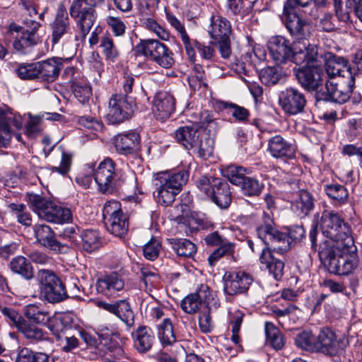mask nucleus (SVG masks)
<instances>
[{
    "label": "nucleus",
    "instance_id": "13d9d810",
    "mask_svg": "<svg viewBox=\"0 0 362 362\" xmlns=\"http://www.w3.org/2000/svg\"><path fill=\"white\" fill-rule=\"evenodd\" d=\"M38 64H23L16 69L18 76L23 80H32L39 77Z\"/></svg>",
    "mask_w": 362,
    "mask_h": 362
},
{
    "label": "nucleus",
    "instance_id": "a18cd8bd",
    "mask_svg": "<svg viewBox=\"0 0 362 362\" xmlns=\"http://www.w3.org/2000/svg\"><path fill=\"white\" fill-rule=\"evenodd\" d=\"M261 82L267 86L277 84L283 77L282 70L279 66H267L259 73Z\"/></svg>",
    "mask_w": 362,
    "mask_h": 362
},
{
    "label": "nucleus",
    "instance_id": "69168bd1",
    "mask_svg": "<svg viewBox=\"0 0 362 362\" xmlns=\"http://www.w3.org/2000/svg\"><path fill=\"white\" fill-rule=\"evenodd\" d=\"M167 20L168 23L178 32L184 47H189V40L190 37L187 35L184 25L175 16L167 13Z\"/></svg>",
    "mask_w": 362,
    "mask_h": 362
},
{
    "label": "nucleus",
    "instance_id": "2eb2a0df",
    "mask_svg": "<svg viewBox=\"0 0 362 362\" xmlns=\"http://www.w3.org/2000/svg\"><path fill=\"white\" fill-rule=\"evenodd\" d=\"M257 235L272 253L276 252L282 255L289 248V241L286 233H281L271 224L266 223L257 228Z\"/></svg>",
    "mask_w": 362,
    "mask_h": 362
},
{
    "label": "nucleus",
    "instance_id": "774afa93",
    "mask_svg": "<svg viewBox=\"0 0 362 362\" xmlns=\"http://www.w3.org/2000/svg\"><path fill=\"white\" fill-rule=\"evenodd\" d=\"M161 245L158 240L151 238L143 248L144 256L148 260H154L158 257Z\"/></svg>",
    "mask_w": 362,
    "mask_h": 362
},
{
    "label": "nucleus",
    "instance_id": "49530a36",
    "mask_svg": "<svg viewBox=\"0 0 362 362\" xmlns=\"http://www.w3.org/2000/svg\"><path fill=\"white\" fill-rule=\"evenodd\" d=\"M169 240L178 256L191 257L197 251L196 245L189 240L171 238Z\"/></svg>",
    "mask_w": 362,
    "mask_h": 362
},
{
    "label": "nucleus",
    "instance_id": "a878e982",
    "mask_svg": "<svg viewBox=\"0 0 362 362\" xmlns=\"http://www.w3.org/2000/svg\"><path fill=\"white\" fill-rule=\"evenodd\" d=\"M95 286L98 293L110 296L124 288V281L119 273L112 272L98 278Z\"/></svg>",
    "mask_w": 362,
    "mask_h": 362
},
{
    "label": "nucleus",
    "instance_id": "5fc2aeb1",
    "mask_svg": "<svg viewBox=\"0 0 362 362\" xmlns=\"http://www.w3.org/2000/svg\"><path fill=\"white\" fill-rule=\"evenodd\" d=\"M220 179L212 176H202L197 180L196 185L201 192L210 198L214 188L219 185Z\"/></svg>",
    "mask_w": 362,
    "mask_h": 362
},
{
    "label": "nucleus",
    "instance_id": "603ef678",
    "mask_svg": "<svg viewBox=\"0 0 362 362\" xmlns=\"http://www.w3.org/2000/svg\"><path fill=\"white\" fill-rule=\"evenodd\" d=\"M223 173L232 184L237 186H240L247 177V170L241 166L235 165L228 166Z\"/></svg>",
    "mask_w": 362,
    "mask_h": 362
},
{
    "label": "nucleus",
    "instance_id": "f257e3e1",
    "mask_svg": "<svg viewBox=\"0 0 362 362\" xmlns=\"http://www.w3.org/2000/svg\"><path fill=\"white\" fill-rule=\"evenodd\" d=\"M317 223L313 222L309 238L311 248L317 251L318 257L328 271L334 274L348 275L358 266L357 248L352 242V246L346 244L335 245L329 240H325L319 245L317 242Z\"/></svg>",
    "mask_w": 362,
    "mask_h": 362
},
{
    "label": "nucleus",
    "instance_id": "c756f323",
    "mask_svg": "<svg viewBox=\"0 0 362 362\" xmlns=\"http://www.w3.org/2000/svg\"><path fill=\"white\" fill-rule=\"evenodd\" d=\"M134 348L140 353L148 351L153 344L154 336L151 329L146 326L139 327L132 334Z\"/></svg>",
    "mask_w": 362,
    "mask_h": 362
},
{
    "label": "nucleus",
    "instance_id": "b1692460",
    "mask_svg": "<svg viewBox=\"0 0 362 362\" xmlns=\"http://www.w3.org/2000/svg\"><path fill=\"white\" fill-rule=\"evenodd\" d=\"M267 151L272 157L284 160L296 156L295 146L281 135H275L269 139Z\"/></svg>",
    "mask_w": 362,
    "mask_h": 362
},
{
    "label": "nucleus",
    "instance_id": "cd10ccee",
    "mask_svg": "<svg viewBox=\"0 0 362 362\" xmlns=\"http://www.w3.org/2000/svg\"><path fill=\"white\" fill-rule=\"evenodd\" d=\"M39 77L47 82L55 81L63 67L62 59L53 57L37 62Z\"/></svg>",
    "mask_w": 362,
    "mask_h": 362
},
{
    "label": "nucleus",
    "instance_id": "4be33fe9",
    "mask_svg": "<svg viewBox=\"0 0 362 362\" xmlns=\"http://www.w3.org/2000/svg\"><path fill=\"white\" fill-rule=\"evenodd\" d=\"M175 99L169 93L160 91L156 94L153 100L152 111L157 120L164 122L175 111Z\"/></svg>",
    "mask_w": 362,
    "mask_h": 362
},
{
    "label": "nucleus",
    "instance_id": "bf43d9fd",
    "mask_svg": "<svg viewBox=\"0 0 362 362\" xmlns=\"http://www.w3.org/2000/svg\"><path fill=\"white\" fill-rule=\"evenodd\" d=\"M234 252V245L229 242H223L219 245L213 253L210 255L208 258L209 262L211 266H213L216 262L220 259L225 255H230Z\"/></svg>",
    "mask_w": 362,
    "mask_h": 362
},
{
    "label": "nucleus",
    "instance_id": "4468645a",
    "mask_svg": "<svg viewBox=\"0 0 362 362\" xmlns=\"http://www.w3.org/2000/svg\"><path fill=\"white\" fill-rule=\"evenodd\" d=\"M349 345L346 338H337L336 334L329 328L322 329L317 336L315 352L334 356L342 354Z\"/></svg>",
    "mask_w": 362,
    "mask_h": 362
},
{
    "label": "nucleus",
    "instance_id": "20e7f679",
    "mask_svg": "<svg viewBox=\"0 0 362 362\" xmlns=\"http://www.w3.org/2000/svg\"><path fill=\"white\" fill-rule=\"evenodd\" d=\"M175 136L178 143L200 158L206 159L213 154L211 139L208 137L203 140L196 126L181 127L176 130Z\"/></svg>",
    "mask_w": 362,
    "mask_h": 362
},
{
    "label": "nucleus",
    "instance_id": "412c9836",
    "mask_svg": "<svg viewBox=\"0 0 362 362\" xmlns=\"http://www.w3.org/2000/svg\"><path fill=\"white\" fill-rule=\"evenodd\" d=\"M95 305L99 308L105 310L117 316L125 325L131 327L134 322V315L130 304L125 300H119L114 303L103 300H97Z\"/></svg>",
    "mask_w": 362,
    "mask_h": 362
},
{
    "label": "nucleus",
    "instance_id": "6ab92c4d",
    "mask_svg": "<svg viewBox=\"0 0 362 362\" xmlns=\"http://www.w3.org/2000/svg\"><path fill=\"white\" fill-rule=\"evenodd\" d=\"M295 76L301 86L309 91L316 90L322 83V68L318 65L294 68Z\"/></svg>",
    "mask_w": 362,
    "mask_h": 362
},
{
    "label": "nucleus",
    "instance_id": "dca6fc26",
    "mask_svg": "<svg viewBox=\"0 0 362 362\" xmlns=\"http://www.w3.org/2000/svg\"><path fill=\"white\" fill-rule=\"evenodd\" d=\"M257 235L272 253L276 252L282 255L289 248V241L286 233H281L271 224L266 223L257 228Z\"/></svg>",
    "mask_w": 362,
    "mask_h": 362
},
{
    "label": "nucleus",
    "instance_id": "423d86ee",
    "mask_svg": "<svg viewBox=\"0 0 362 362\" xmlns=\"http://www.w3.org/2000/svg\"><path fill=\"white\" fill-rule=\"evenodd\" d=\"M320 227L324 235L335 245L346 244L352 246L354 240L350 228L337 214L325 211L320 218Z\"/></svg>",
    "mask_w": 362,
    "mask_h": 362
},
{
    "label": "nucleus",
    "instance_id": "864d4df0",
    "mask_svg": "<svg viewBox=\"0 0 362 362\" xmlns=\"http://www.w3.org/2000/svg\"><path fill=\"white\" fill-rule=\"evenodd\" d=\"M317 336L310 331H303L295 337L296 344L306 351H315Z\"/></svg>",
    "mask_w": 362,
    "mask_h": 362
},
{
    "label": "nucleus",
    "instance_id": "ea45409f",
    "mask_svg": "<svg viewBox=\"0 0 362 362\" xmlns=\"http://www.w3.org/2000/svg\"><path fill=\"white\" fill-rule=\"evenodd\" d=\"M40 42L38 34L21 33L19 39H16L13 42V48L18 52L25 54L30 52L31 48Z\"/></svg>",
    "mask_w": 362,
    "mask_h": 362
},
{
    "label": "nucleus",
    "instance_id": "ddd939ff",
    "mask_svg": "<svg viewBox=\"0 0 362 362\" xmlns=\"http://www.w3.org/2000/svg\"><path fill=\"white\" fill-rule=\"evenodd\" d=\"M344 74L336 80L327 81L325 83L330 100L339 104H344L351 98L355 87V74L349 70H345Z\"/></svg>",
    "mask_w": 362,
    "mask_h": 362
},
{
    "label": "nucleus",
    "instance_id": "4d7b16f0",
    "mask_svg": "<svg viewBox=\"0 0 362 362\" xmlns=\"http://www.w3.org/2000/svg\"><path fill=\"white\" fill-rule=\"evenodd\" d=\"M100 47L106 59L114 61L119 56V51L114 44L112 38L107 35L101 37Z\"/></svg>",
    "mask_w": 362,
    "mask_h": 362
},
{
    "label": "nucleus",
    "instance_id": "de8ad7c7",
    "mask_svg": "<svg viewBox=\"0 0 362 362\" xmlns=\"http://www.w3.org/2000/svg\"><path fill=\"white\" fill-rule=\"evenodd\" d=\"M221 107L222 109L226 110L227 114L231 115L235 120L242 123H245L248 121L250 112L245 107L228 102H222Z\"/></svg>",
    "mask_w": 362,
    "mask_h": 362
},
{
    "label": "nucleus",
    "instance_id": "e433bc0d",
    "mask_svg": "<svg viewBox=\"0 0 362 362\" xmlns=\"http://www.w3.org/2000/svg\"><path fill=\"white\" fill-rule=\"evenodd\" d=\"M210 198L220 208L227 209L231 203V193L228 184L220 179L219 185L214 188Z\"/></svg>",
    "mask_w": 362,
    "mask_h": 362
},
{
    "label": "nucleus",
    "instance_id": "58836bf2",
    "mask_svg": "<svg viewBox=\"0 0 362 362\" xmlns=\"http://www.w3.org/2000/svg\"><path fill=\"white\" fill-rule=\"evenodd\" d=\"M18 330L23 335L30 344H36L40 341L45 340L46 333L42 329L37 327L35 325L25 320L22 325H19Z\"/></svg>",
    "mask_w": 362,
    "mask_h": 362
},
{
    "label": "nucleus",
    "instance_id": "4c0bfd02",
    "mask_svg": "<svg viewBox=\"0 0 362 362\" xmlns=\"http://www.w3.org/2000/svg\"><path fill=\"white\" fill-rule=\"evenodd\" d=\"M23 117L17 112H13L7 105L3 104L0 106V127H15L18 129L23 127Z\"/></svg>",
    "mask_w": 362,
    "mask_h": 362
},
{
    "label": "nucleus",
    "instance_id": "9b49d317",
    "mask_svg": "<svg viewBox=\"0 0 362 362\" xmlns=\"http://www.w3.org/2000/svg\"><path fill=\"white\" fill-rule=\"evenodd\" d=\"M268 49L273 60L278 64L293 62L296 64H300L298 53L300 52L294 46V43L285 37L276 35L270 37L267 42Z\"/></svg>",
    "mask_w": 362,
    "mask_h": 362
},
{
    "label": "nucleus",
    "instance_id": "a211bd4d",
    "mask_svg": "<svg viewBox=\"0 0 362 362\" xmlns=\"http://www.w3.org/2000/svg\"><path fill=\"white\" fill-rule=\"evenodd\" d=\"M223 280L224 291L230 296L245 293L254 281L252 276L244 271L226 273Z\"/></svg>",
    "mask_w": 362,
    "mask_h": 362
},
{
    "label": "nucleus",
    "instance_id": "7ed1b4c3",
    "mask_svg": "<svg viewBox=\"0 0 362 362\" xmlns=\"http://www.w3.org/2000/svg\"><path fill=\"white\" fill-rule=\"evenodd\" d=\"M189 178L187 171L182 170L177 173H160L156 177V195L158 202L168 206L171 205L176 195L181 191L183 185Z\"/></svg>",
    "mask_w": 362,
    "mask_h": 362
},
{
    "label": "nucleus",
    "instance_id": "8fccbe9b",
    "mask_svg": "<svg viewBox=\"0 0 362 362\" xmlns=\"http://www.w3.org/2000/svg\"><path fill=\"white\" fill-rule=\"evenodd\" d=\"M264 187V185L262 182L251 177H246L240 185L242 193L247 197L259 196Z\"/></svg>",
    "mask_w": 362,
    "mask_h": 362
},
{
    "label": "nucleus",
    "instance_id": "5701e85b",
    "mask_svg": "<svg viewBox=\"0 0 362 362\" xmlns=\"http://www.w3.org/2000/svg\"><path fill=\"white\" fill-rule=\"evenodd\" d=\"M52 42L57 44L66 35L71 33V22L65 6L60 3L57 8L54 21L50 24Z\"/></svg>",
    "mask_w": 362,
    "mask_h": 362
},
{
    "label": "nucleus",
    "instance_id": "680f3d73",
    "mask_svg": "<svg viewBox=\"0 0 362 362\" xmlns=\"http://www.w3.org/2000/svg\"><path fill=\"white\" fill-rule=\"evenodd\" d=\"M325 190L331 199L339 202H344L349 195L346 189L341 185H325Z\"/></svg>",
    "mask_w": 362,
    "mask_h": 362
},
{
    "label": "nucleus",
    "instance_id": "79ce46f5",
    "mask_svg": "<svg viewBox=\"0 0 362 362\" xmlns=\"http://www.w3.org/2000/svg\"><path fill=\"white\" fill-rule=\"evenodd\" d=\"M323 54H320L317 47L315 45L310 44L308 42L305 49L298 53V57L300 59V63L305 62V66L318 65L322 66Z\"/></svg>",
    "mask_w": 362,
    "mask_h": 362
},
{
    "label": "nucleus",
    "instance_id": "72a5a7b5",
    "mask_svg": "<svg viewBox=\"0 0 362 362\" xmlns=\"http://www.w3.org/2000/svg\"><path fill=\"white\" fill-rule=\"evenodd\" d=\"M11 271L27 281L34 278L33 267L30 261L22 255L13 257L9 263Z\"/></svg>",
    "mask_w": 362,
    "mask_h": 362
},
{
    "label": "nucleus",
    "instance_id": "f8f14e48",
    "mask_svg": "<svg viewBox=\"0 0 362 362\" xmlns=\"http://www.w3.org/2000/svg\"><path fill=\"white\" fill-rule=\"evenodd\" d=\"M136 108L134 100L122 94H114L109 100L107 120L112 124H120L129 119Z\"/></svg>",
    "mask_w": 362,
    "mask_h": 362
},
{
    "label": "nucleus",
    "instance_id": "f03ea898",
    "mask_svg": "<svg viewBox=\"0 0 362 362\" xmlns=\"http://www.w3.org/2000/svg\"><path fill=\"white\" fill-rule=\"evenodd\" d=\"M98 191L103 194H112L116 192H135L136 177L134 174L126 175L116 168L115 161L105 158L93 173Z\"/></svg>",
    "mask_w": 362,
    "mask_h": 362
},
{
    "label": "nucleus",
    "instance_id": "0eeeda50",
    "mask_svg": "<svg viewBox=\"0 0 362 362\" xmlns=\"http://www.w3.org/2000/svg\"><path fill=\"white\" fill-rule=\"evenodd\" d=\"M104 2L105 0L72 1L69 13L79 28L82 37H86L96 21L95 7L103 5Z\"/></svg>",
    "mask_w": 362,
    "mask_h": 362
},
{
    "label": "nucleus",
    "instance_id": "052dcab7",
    "mask_svg": "<svg viewBox=\"0 0 362 362\" xmlns=\"http://www.w3.org/2000/svg\"><path fill=\"white\" fill-rule=\"evenodd\" d=\"M139 271L141 273V279L145 284L146 288L148 285H153L158 281V274L156 269L153 267L138 265Z\"/></svg>",
    "mask_w": 362,
    "mask_h": 362
},
{
    "label": "nucleus",
    "instance_id": "6e6552de",
    "mask_svg": "<svg viewBox=\"0 0 362 362\" xmlns=\"http://www.w3.org/2000/svg\"><path fill=\"white\" fill-rule=\"evenodd\" d=\"M286 16L284 24L293 38L294 46L303 50L308 46L313 31L312 25L293 11L284 12Z\"/></svg>",
    "mask_w": 362,
    "mask_h": 362
},
{
    "label": "nucleus",
    "instance_id": "f3484780",
    "mask_svg": "<svg viewBox=\"0 0 362 362\" xmlns=\"http://www.w3.org/2000/svg\"><path fill=\"white\" fill-rule=\"evenodd\" d=\"M306 103L305 95L293 87L281 90L279 95V105L286 114L291 115L302 113Z\"/></svg>",
    "mask_w": 362,
    "mask_h": 362
},
{
    "label": "nucleus",
    "instance_id": "bb28decb",
    "mask_svg": "<svg viewBox=\"0 0 362 362\" xmlns=\"http://www.w3.org/2000/svg\"><path fill=\"white\" fill-rule=\"evenodd\" d=\"M141 138L135 132L118 134L115 137V146L118 153L123 155L136 153L140 148Z\"/></svg>",
    "mask_w": 362,
    "mask_h": 362
},
{
    "label": "nucleus",
    "instance_id": "0e129e2a",
    "mask_svg": "<svg viewBox=\"0 0 362 362\" xmlns=\"http://www.w3.org/2000/svg\"><path fill=\"white\" fill-rule=\"evenodd\" d=\"M105 23L116 37L123 36L126 32V25L119 17L109 16L105 18Z\"/></svg>",
    "mask_w": 362,
    "mask_h": 362
},
{
    "label": "nucleus",
    "instance_id": "09e8293b",
    "mask_svg": "<svg viewBox=\"0 0 362 362\" xmlns=\"http://www.w3.org/2000/svg\"><path fill=\"white\" fill-rule=\"evenodd\" d=\"M25 315L28 319L40 325H47L48 327L52 317L49 312L40 308L35 305H29L27 308Z\"/></svg>",
    "mask_w": 362,
    "mask_h": 362
},
{
    "label": "nucleus",
    "instance_id": "c85d7f7f",
    "mask_svg": "<svg viewBox=\"0 0 362 362\" xmlns=\"http://www.w3.org/2000/svg\"><path fill=\"white\" fill-rule=\"evenodd\" d=\"M315 199L310 192L301 189L297 193V198L291 205L293 212L300 218L307 216L313 209Z\"/></svg>",
    "mask_w": 362,
    "mask_h": 362
},
{
    "label": "nucleus",
    "instance_id": "338daca9",
    "mask_svg": "<svg viewBox=\"0 0 362 362\" xmlns=\"http://www.w3.org/2000/svg\"><path fill=\"white\" fill-rule=\"evenodd\" d=\"M202 305V303L193 293L186 296L181 303L182 310L188 314H193L197 312Z\"/></svg>",
    "mask_w": 362,
    "mask_h": 362
},
{
    "label": "nucleus",
    "instance_id": "37998d69",
    "mask_svg": "<svg viewBox=\"0 0 362 362\" xmlns=\"http://www.w3.org/2000/svg\"><path fill=\"white\" fill-rule=\"evenodd\" d=\"M84 250L91 252L98 250L102 245L100 233L97 230H86L81 235Z\"/></svg>",
    "mask_w": 362,
    "mask_h": 362
},
{
    "label": "nucleus",
    "instance_id": "aec40b11",
    "mask_svg": "<svg viewBox=\"0 0 362 362\" xmlns=\"http://www.w3.org/2000/svg\"><path fill=\"white\" fill-rule=\"evenodd\" d=\"M34 233L37 242L42 246L53 250L56 253H66L69 250L66 244L57 240L54 231L45 224L34 226Z\"/></svg>",
    "mask_w": 362,
    "mask_h": 362
},
{
    "label": "nucleus",
    "instance_id": "9d476101",
    "mask_svg": "<svg viewBox=\"0 0 362 362\" xmlns=\"http://www.w3.org/2000/svg\"><path fill=\"white\" fill-rule=\"evenodd\" d=\"M37 276L41 294L47 301L57 303L68 298L64 285L52 272L41 269Z\"/></svg>",
    "mask_w": 362,
    "mask_h": 362
},
{
    "label": "nucleus",
    "instance_id": "c9c22d12",
    "mask_svg": "<svg viewBox=\"0 0 362 362\" xmlns=\"http://www.w3.org/2000/svg\"><path fill=\"white\" fill-rule=\"evenodd\" d=\"M74 317L71 313H59L52 317L48 328L54 335L59 338L61 334L71 327Z\"/></svg>",
    "mask_w": 362,
    "mask_h": 362
},
{
    "label": "nucleus",
    "instance_id": "473e14b6",
    "mask_svg": "<svg viewBox=\"0 0 362 362\" xmlns=\"http://www.w3.org/2000/svg\"><path fill=\"white\" fill-rule=\"evenodd\" d=\"M189 47H185V49L191 62L195 61L196 49L204 59L211 60L215 56V49L211 45H206L191 38L189 40Z\"/></svg>",
    "mask_w": 362,
    "mask_h": 362
},
{
    "label": "nucleus",
    "instance_id": "a19ab883",
    "mask_svg": "<svg viewBox=\"0 0 362 362\" xmlns=\"http://www.w3.org/2000/svg\"><path fill=\"white\" fill-rule=\"evenodd\" d=\"M158 337L163 346H171L177 341L171 320L165 318L158 325Z\"/></svg>",
    "mask_w": 362,
    "mask_h": 362
},
{
    "label": "nucleus",
    "instance_id": "393cba45",
    "mask_svg": "<svg viewBox=\"0 0 362 362\" xmlns=\"http://www.w3.org/2000/svg\"><path fill=\"white\" fill-rule=\"evenodd\" d=\"M322 62L327 76L331 81L345 75V70L351 71L349 61L343 57H339L332 52H325Z\"/></svg>",
    "mask_w": 362,
    "mask_h": 362
},
{
    "label": "nucleus",
    "instance_id": "3c124183",
    "mask_svg": "<svg viewBox=\"0 0 362 362\" xmlns=\"http://www.w3.org/2000/svg\"><path fill=\"white\" fill-rule=\"evenodd\" d=\"M12 215L17 221L24 226H30L32 224L31 214L23 204L11 203L8 205Z\"/></svg>",
    "mask_w": 362,
    "mask_h": 362
},
{
    "label": "nucleus",
    "instance_id": "2f4dec72",
    "mask_svg": "<svg viewBox=\"0 0 362 362\" xmlns=\"http://www.w3.org/2000/svg\"><path fill=\"white\" fill-rule=\"evenodd\" d=\"M260 262L265 264L269 273L279 280L284 274V263L281 259L275 257L269 249H262L259 258Z\"/></svg>",
    "mask_w": 362,
    "mask_h": 362
},
{
    "label": "nucleus",
    "instance_id": "39448f33",
    "mask_svg": "<svg viewBox=\"0 0 362 362\" xmlns=\"http://www.w3.org/2000/svg\"><path fill=\"white\" fill-rule=\"evenodd\" d=\"M28 200L33 210L40 218L54 223H63L71 220L70 209L57 206L53 202L37 194H28Z\"/></svg>",
    "mask_w": 362,
    "mask_h": 362
},
{
    "label": "nucleus",
    "instance_id": "f704fd0d",
    "mask_svg": "<svg viewBox=\"0 0 362 362\" xmlns=\"http://www.w3.org/2000/svg\"><path fill=\"white\" fill-rule=\"evenodd\" d=\"M107 230L113 235L122 238L129 229V217L123 213L104 221Z\"/></svg>",
    "mask_w": 362,
    "mask_h": 362
},
{
    "label": "nucleus",
    "instance_id": "7c9ffc66",
    "mask_svg": "<svg viewBox=\"0 0 362 362\" xmlns=\"http://www.w3.org/2000/svg\"><path fill=\"white\" fill-rule=\"evenodd\" d=\"M231 33V24L226 18L218 14L212 15L209 33L213 40L230 37Z\"/></svg>",
    "mask_w": 362,
    "mask_h": 362
},
{
    "label": "nucleus",
    "instance_id": "6e6d98bb",
    "mask_svg": "<svg viewBox=\"0 0 362 362\" xmlns=\"http://www.w3.org/2000/svg\"><path fill=\"white\" fill-rule=\"evenodd\" d=\"M244 317L245 313L240 310H236L234 312L230 313V323L232 331L231 340L236 344L240 341V337L238 334Z\"/></svg>",
    "mask_w": 362,
    "mask_h": 362
},
{
    "label": "nucleus",
    "instance_id": "e2e57ef3",
    "mask_svg": "<svg viewBox=\"0 0 362 362\" xmlns=\"http://www.w3.org/2000/svg\"><path fill=\"white\" fill-rule=\"evenodd\" d=\"M73 92L78 100L84 104L91 95V88L85 83L73 82Z\"/></svg>",
    "mask_w": 362,
    "mask_h": 362
},
{
    "label": "nucleus",
    "instance_id": "1a4fd4ad",
    "mask_svg": "<svg viewBox=\"0 0 362 362\" xmlns=\"http://www.w3.org/2000/svg\"><path fill=\"white\" fill-rule=\"evenodd\" d=\"M135 49L138 54L144 55L163 68H170L174 64L173 53L158 40H142Z\"/></svg>",
    "mask_w": 362,
    "mask_h": 362
},
{
    "label": "nucleus",
    "instance_id": "c03bdc74",
    "mask_svg": "<svg viewBox=\"0 0 362 362\" xmlns=\"http://www.w3.org/2000/svg\"><path fill=\"white\" fill-rule=\"evenodd\" d=\"M267 342L276 350L281 349L284 346L283 335L279 329L272 322H265Z\"/></svg>",
    "mask_w": 362,
    "mask_h": 362
}]
</instances>
